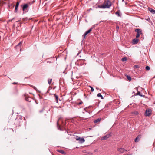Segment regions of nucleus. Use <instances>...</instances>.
Returning <instances> with one entry per match:
<instances>
[{
	"mask_svg": "<svg viewBox=\"0 0 155 155\" xmlns=\"http://www.w3.org/2000/svg\"><path fill=\"white\" fill-rule=\"evenodd\" d=\"M104 9L109 8L111 6V2L109 0H105L103 4Z\"/></svg>",
	"mask_w": 155,
	"mask_h": 155,
	"instance_id": "obj_1",
	"label": "nucleus"
},
{
	"mask_svg": "<svg viewBox=\"0 0 155 155\" xmlns=\"http://www.w3.org/2000/svg\"><path fill=\"white\" fill-rule=\"evenodd\" d=\"M135 31L137 33L136 36V38H137L140 37V35H143L142 30V29L139 28H137L135 30Z\"/></svg>",
	"mask_w": 155,
	"mask_h": 155,
	"instance_id": "obj_2",
	"label": "nucleus"
},
{
	"mask_svg": "<svg viewBox=\"0 0 155 155\" xmlns=\"http://www.w3.org/2000/svg\"><path fill=\"white\" fill-rule=\"evenodd\" d=\"M76 140L78 141V142L80 143H82L85 141L84 139L83 138H81L80 137L76 136Z\"/></svg>",
	"mask_w": 155,
	"mask_h": 155,
	"instance_id": "obj_3",
	"label": "nucleus"
},
{
	"mask_svg": "<svg viewBox=\"0 0 155 155\" xmlns=\"http://www.w3.org/2000/svg\"><path fill=\"white\" fill-rule=\"evenodd\" d=\"M152 110L150 109H147L146 110L145 113V115L146 116H150Z\"/></svg>",
	"mask_w": 155,
	"mask_h": 155,
	"instance_id": "obj_4",
	"label": "nucleus"
},
{
	"mask_svg": "<svg viewBox=\"0 0 155 155\" xmlns=\"http://www.w3.org/2000/svg\"><path fill=\"white\" fill-rule=\"evenodd\" d=\"M110 136V134H107L106 135L101 138V140H106L108 138H109Z\"/></svg>",
	"mask_w": 155,
	"mask_h": 155,
	"instance_id": "obj_5",
	"label": "nucleus"
},
{
	"mask_svg": "<svg viewBox=\"0 0 155 155\" xmlns=\"http://www.w3.org/2000/svg\"><path fill=\"white\" fill-rule=\"evenodd\" d=\"M93 28H91V29L88 30V31H86L85 33L83 35V37L84 39L85 38V37L86 35L88 34L90 32L92 31Z\"/></svg>",
	"mask_w": 155,
	"mask_h": 155,
	"instance_id": "obj_6",
	"label": "nucleus"
},
{
	"mask_svg": "<svg viewBox=\"0 0 155 155\" xmlns=\"http://www.w3.org/2000/svg\"><path fill=\"white\" fill-rule=\"evenodd\" d=\"M141 135H138L134 140L135 142H138L141 138Z\"/></svg>",
	"mask_w": 155,
	"mask_h": 155,
	"instance_id": "obj_7",
	"label": "nucleus"
},
{
	"mask_svg": "<svg viewBox=\"0 0 155 155\" xmlns=\"http://www.w3.org/2000/svg\"><path fill=\"white\" fill-rule=\"evenodd\" d=\"M16 122L18 123V125L19 126H21V123L23 122L22 119L20 118L18 119H17L16 120Z\"/></svg>",
	"mask_w": 155,
	"mask_h": 155,
	"instance_id": "obj_8",
	"label": "nucleus"
},
{
	"mask_svg": "<svg viewBox=\"0 0 155 155\" xmlns=\"http://www.w3.org/2000/svg\"><path fill=\"white\" fill-rule=\"evenodd\" d=\"M117 150L121 153H123L124 152V151H127V150H125L124 148H120L117 149Z\"/></svg>",
	"mask_w": 155,
	"mask_h": 155,
	"instance_id": "obj_9",
	"label": "nucleus"
},
{
	"mask_svg": "<svg viewBox=\"0 0 155 155\" xmlns=\"http://www.w3.org/2000/svg\"><path fill=\"white\" fill-rule=\"evenodd\" d=\"M54 98L56 102L58 103V101L59 100L58 96L56 94H54ZM59 100L60 101H61L60 99H59Z\"/></svg>",
	"mask_w": 155,
	"mask_h": 155,
	"instance_id": "obj_10",
	"label": "nucleus"
},
{
	"mask_svg": "<svg viewBox=\"0 0 155 155\" xmlns=\"http://www.w3.org/2000/svg\"><path fill=\"white\" fill-rule=\"evenodd\" d=\"M139 41V40L137 38H135L133 40H132V43L133 44H137Z\"/></svg>",
	"mask_w": 155,
	"mask_h": 155,
	"instance_id": "obj_11",
	"label": "nucleus"
},
{
	"mask_svg": "<svg viewBox=\"0 0 155 155\" xmlns=\"http://www.w3.org/2000/svg\"><path fill=\"white\" fill-rule=\"evenodd\" d=\"M28 7V5L27 4H24L22 7V10L23 11H25L26 9Z\"/></svg>",
	"mask_w": 155,
	"mask_h": 155,
	"instance_id": "obj_12",
	"label": "nucleus"
},
{
	"mask_svg": "<svg viewBox=\"0 0 155 155\" xmlns=\"http://www.w3.org/2000/svg\"><path fill=\"white\" fill-rule=\"evenodd\" d=\"M57 151L60 153H61L62 154H64V155H65L66 154V153L63 150H57Z\"/></svg>",
	"mask_w": 155,
	"mask_h": 155,
	"instance_id": "obj_13",
	"label": "nucleus"
},
{
	"mask_svg": "<svg viewBox=\"0 0 155 155\" xmlns=\"http://www.w3.org/2000/svg\"><path fill=\"white\" fill-rule=\"evenodd\" d=\"M22 43L21 42H19L15 47V49H17V48H19V49H21V46L22 44Z\"/></svg>",
	"mask_w": 155,
	"mask_h": 155,
	"instance_id": "obj_14",
	"label": "nucleus"
},
{
	"mask_svg": "<svg viewBox=\"0 0 155 155\" xmlns=\"http://www.w3.org/2000/svg\"><path fill=\"white\" fill-rule=\"evenodd\" d=\"M59 120H58L57 121V128L58 130H62L61 129V126L59 124L58 121Z\"/></svg>",
	"mask_w": 155,
	"mask_h": 155,
	"instance_id": "obj_15",
	"label": "nucleus"
},
{
	"mask_svg": "<svg viewBox=\"0 0 155 155\" xmlns=\"http://www.w3.org/2000/svg\"><path fill=\"white\" fill-rule=\"evenodd\" d=\"M148 9L149 11H150L151 13H152V14H154V12H155V10L152 9V8H150V7H148Z\"/></svg>",
	"mask_w": 155,
	"mask_h": 155,
	"instance_id": "obj_16",
	"label": "nucleus"
},
{
	"mask_svg": "<svg viewBox=\"0 0 155 155\" xmlns=\"http://www.w3.org/2000/svg\"><path fill=\"white\" fill-rule=\"evenodd\" d=\"M125 76L126 77V78H127V79L129 81H131L132 79L130 76L128 75L127 74L125 75Z\"/></svg>",
	"mask_w": 155,
	"mask_h": 155,
	"instance_id": "obj_17",
	"label": "nucleus"
},
{
	"mask_svg": "<svg viewBox=\"0 0 155 155\" xmlns=\"http://www.w3.org/2000/svg\"><path fill=\"white\" fill-rule=\"evenodd\" d=\"M101 120V118H99L96 120H94V122L95 123H97L99 122H100Z\"/></svg>",
	"mask_w": 155,
	"mask_h": 155,
	"instance_id": "obj_18",
	"label": "nucleus"
},
{
	"mask_svg": "<svg viewBox=\"0 0 155 155\" xmlns=\"http://www.w3.org/2000/svg\"><path fill=\"white\" fill-rule=\"evenodd\" d=\"M120 11L119 10H118L115 12V14L118 17H120Z\"/></svg>",
	"mask_w": 155,
	"mask_h": 155,
	"instance_id": "obj_19",
	"label": "nucleus"
},
{
	"mask_svg": "<svg viewBox=\"0 0 155 155\" xmlns=\"http://www.w3.org/2000/svg\"><path fill=\"white\" fill-rule=\"evenodd\" d=\"M25 100L28 101L30 102L31 100V98L30 97H25Z\"/></svg>",
	"mask_w": 155,
	"mask_h": 155,
	"instance_id": "obj_20",
	"label": "nucleus"
},
{
	"mask_svg": "<svg viewBox=\"0 0 155 155\" xmlns=\"http://www.w3.org/2000/svg\"><path fill=\"white\" fill-rule=\"evenodd\" d=\"M136 95H139L141 97H143L144 96V95L141 94V93L140 91H137V94Z\"/></svg>",
	"mask_w": 155,
	"mask_h": 155,
	"instance_id": "obj_21",
	"label": "nucleus"
},
{
	"mask_svg": "<svg viewBox=\"0 0 155 155\" xmlns=\"http://www.w3.org/2000/svg\"><path fill=\"white\" fill-rule=\"evenodd\" d=\"M127 60V58L126 57H124L122 58V61L123 62H125Z\"/></svg>",
	"mask_w": 155,
	"mask_h": 155,
	"instance_id": "obj_22",
	"label": "nucleus"
},
{
	"mask_svg": "<svg viewBox=\"0 0 155 155\" xmlns=\"http://www.w3.org/2000/svg\"><path fill=\"white\" fill-rule=\"evenodd\" d=\"M97 96L98 97H100L101 98V99H104V98L103 97V96L100 93H99L97 94Z\"/></svg>",
	"mask_w": 155,
	"mask_h": 155,
	"instance_id": "obj_23",
	"label": "nucleus"
},
{
	"mask_svg": "<svg viewBox=\"0 0 155 155\" xmlns=\"http://www.w3.org/2000/svg\"><path fill=\"white\" fill-rule=\"evenodd\" d=\"M18 93V90L16 89L15 88L14 90V92L13 94L15 95H17Z\"/></svg>",
	"mask_w": 155,
	"mask_h": 155,
	"instance_id": "obj_24",
	"label": "nucleus"
},
{
	"mask_svg": "<svg viewBox=\"0 0 155 155\" xmlns=\"http://www.w3.org/2000/svg\"><path fill=\"white\" fill-rule=\"evenodd\" d=\"M52 79H48V82L49 85H50Z\"/></svg>",
	"mask_w": 155,
	"mask_h": 155,
	"instance_id": "obj_25",
	"label": "nucleus"
},
{
	"mask_svg": "<svg viewBox=\"0 0 155 155\" xmlns=\"http://www.w3.org/2000/svg\"><path fill=\"white\" fill-rule=\"evenodd\" d=\"M145 20H147L148 22H149L150 23L151 22V21H150V19L149 18H145Z\"/></svg>",
	"mask_w": 155,
	"mask_h": 155,
	"instance_id": "obj_26",
	"label": "nucleus"
},
{
	"mask_svg": "<svg viewBox=\"0 0 155 155\" xmlns=\"http://www.w3.org/2000/svg\"><path fill=\"white\" fill-rule=\"evenodd\" d=\"M145 69L147 70H149L150 69V67H149V66H147L145 67Z\"/></svg>",
	"mask_w": 155,
	"mask_h": 155,
	"instance_id": "obj_27",
	"label": "nucleus"
},
{
	"mask_svg": "<svg viewBox=\"0 0 155 155\" xmlns=\"http://www.w3.org/2000/svg\"><path fill=\"white\" fill-rule=\"evenodd\" d=\"M18 7H15V9L14 10V12L15 13H17L18 11Z\"/></svg>",
	"mask_w": 155,
	"mask_h": 155,
	"instance_id": "obj_28",
	"label": "nucleus"
},
{
	"mask_svg": "<svg viewBox=\"0 0 155 155\" xmlns=\"http://www.w3.org/2000/svg\"><path fill=\"white\" fill-rule=\"evenodd\" d=\"M139 68L138 65H135L134 66V68L135 69L138 68Z\"/></svg>",
	"mask_w": 155,
	"mask_h": 155,
	"instance_id": "obj_29",
	"label": "nucleus"
},
{
	"mask_svg": "<svg viewBox=\"0 0 155 155\" xmlns=\"http://www.w3.org/2000/svg\"><path fill=\"white\" fill-rule=\"evenodd\" d=\"M98 7L99 8H104V7H103V5H99L98 6Z\"/></svg>",
	"mask_w": 155,
	"mask_h": 155,
	"instance_id": "obj_30",
	"label": "nucleus"
},
{
	"mask_svg": "<svg viewBox=\"0 0 155 155\" xmlns=\"http://www.w3.org/2000/svg\"><path fill=\"white\" fill-rule=\"evenodd\" d=\"M133 114L136 115H137L138 114V112L137 111H135L133 112Z\"/></svg>",
	"mask_w": 155,
	"mask_h": 155,
	"instance_id": "obj_31",
	"label": "nucleus"
},
{
	"mask_svg": "<svg viewBox=\"0 0 155 155\" xmlns=\"http://www.w3.org/2000/svg\"><path fill=\"white\" fill-rule=\"evenodd\" d=\"M19 2H16V5H15V7H18V6H19Z\"/></svg>",
	"mask_w": 155,
	"mask_h": 155,
	"instance_id": "obj_32",
	"label": "nucleus"
},
{
	"mask_svg": "<svg viewBox=\"0 0 155 155\" xmlns=\"http://www.w3.org/2000/svg\"><path fill=\"white\" fill-rule=\"evenodd\" d=\"M119 29V26L118 25H117L116 27V30L117 31Z\"/></svg>",
	"mask_w": 155,
	"mask_h": 155,
	"instance_id": "obj_33",
	"label": "nucleus"
},
{
	"mask_svg": "<svg viewBox=\"0 0 155 155\" xmlns=\"http://www.w3.org/2000/svg\"><path fill=\"white\" fill-rule=\"evenodd\" d=\"M90 87L91 88V91L93 92L94 91V89L91 86H90Z\"/></svg>",
	"mask_w": 155,
	"mask_h": 155,
	"instance_id": "obj_34",
	"label": "nucleus"
},
{
	"mask_svg": "<svg viewBox=\"0 0 155 155\" xmlns=\"http://www.w3.org/2000/svg\"><path fill=\"white\" fill-rule=\"evenodd\" d=\"M12 6V7H14V5H13L12 4H9L8 5V6L10 7V6Z\"/></svg>",
	"mask_w": 155,
	"mask_h": 155,
	"instance_id": "obj_35",
	"label": "nucleus"
},
{
	"mask_svg": "<svg viewBox=\"0 0 155 155\" xmlns=\"http://www.w3.org/2000/svg\"><path fill=\"white\" fill-rule=\"evenodd\" d=\"M31 87H32L33 88H34L36 90V88L34 86L32 85L31 86Z\"/></svg>",
	"mask_w": 155,
	"mask_h": 155,
	"instance_id": "obj_36",
	"label": "nucleus"
},
{
	"mask_svg": "<svg viewBox=\"0 0 155 155\" xmlns=\"http://www.w3.org/2000/svg\"><path fill=\"white\" fill-rule=\"evenodd\" d=\"M31 87H32L33 88H34L36 90V88L34 86L32 85L31 86Z\"/></svg>",
	"mask_w": 155,
	"mask_h": 155,
	"instance_id": "obj_37",
	"label": "nucleus"
},
{
	"mask_svg": "<svg viewBox=\"0 0 155 155\" xmlns=\"http://www.w3.org/2000/svg\"><path fill=\"white\" fill-rule=\"evenodd\" d=\"M88 117H87V118H83V119H82V120H86L87 119H88Z\"/></svg>",
	"mask_w": 155,
	"mask_h": 155,
	"instance_id": "obj_38",
	"label": "nucleus"
},
{
	"mask_svg": "<svg viewBox=\"0 0 155 155\" xmlns=\"http://www.w3.org/2000/svg\"><path fill=\"white\" fill-rule=\"evenodd\" d=\"M12 84H17V83L15 82H13Z\"/></svg>",
	"mask_w": 155,
	"mask_h": 155,
	"instance_id": "obj_39",
	"label": "nucleus"
},
{
	"mask_svg": "<svg viewBox=\"0 0 155 155\" xmlns=\"http://www.w3.org/2000/svg\"><path fill=\"white\" fill-rule=\"evenodd\" d=\"M82 104V102H80V103H79V104Z\"/></svg>",
	"mask_w": 155,
	"mask_h": 155,
	"instance_id": "obj_40",
	"label": "nucleus"
},
{
	"mask_svg": "<svg viewBox=\"0 0 155 155\" xmlns=\"http://www.w3.org/2000/svg\"><path fill=\"white\" fill-rule=\"evenodd\" d=\"M40 112H42V110H41L40 111Z\"/></svg>",
	"mask_w": 155,
	"mask_h": 155,
	"instance_id": "obj_41",
	"label": "nucleus"
},
{
	"mask_svg": "<svg viewBox=\"0 0 155 155\" xmlns=\"http://www.w3.org/2000/svg\"><path fill=\"white\" fill-rule=\"evenodd\" d=\"M124 0H122V2H123Z\"/></svg>",
	"mask_w": 155,
	"mask_h": 155,
	"instance_id": "obj_42",
	"label": "nucleus"
},
{
	"mask_svg": "<svg viewBox=\"0 0 155 155\" xmlns=\"http://www.w3.org/2000/svg\"><path fill=\"white\" fill-rule=\"evenodd\" d=\"M34 2H35V0H34Z\"/></svg>",
	"mask_w": 155,
	"mask_h": 155,
	"instance_id": "obj_43",
	"label": "nucleus"
},
{
	"mask_svg": "<svg viewBox=\"0 0 155 155\" xmlns=\"http://www.w3.org/2000/svg\"><path fill=\"white\" fill-rule=\"evenodd\" d=\"M94 26H95V25H94Z\"/></svg>",
	"mask_w": 155,
	"mask_h": 155,
	"instance_id": "obj_44",
	"label": "nucleus"
}]
</instances>
